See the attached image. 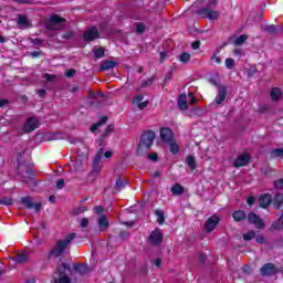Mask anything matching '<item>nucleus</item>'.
<instances>
[{
	"label": "nucleus",
	"mask_w": 283,
	"mask_h": 283,
	"mask_svg": "<svg viewBox=\"0 0 283 283\" xmlns=\"http://www.w3.org/2000/svg\"><path fill=\"white\" fill-rule=\"evenodd\" d=\"M97 224L101 229V231H105L107 227H109V219H107V216H102L97 219Z\"/></svg>",
	"instance_id": "23"
},
{
	"label": "nucleus",
	"mask_w": 283,
	"mask_h": 283,
	"mask_svg": "<svg viewBox=\"0 0 283 283\" xmlns=\"http://www.w3.org/2000/svg\"><path fill=\"white\" fill-rule=\"evenodd\" d=\"M247 205H249V207H253V205H255V197H248Z\"/></svg>",
	"instance_id": "57"
},
{
	"label": "nucleus",
	"mask_w": 283,
	"mask_h": 283,
	"mask_svg": "<svg viewBox=\"0 0 283 283\" xmlns=\"http://www.w3.org/2000/svg\"><path fill=\"white\" fill-rule=\"evenodd\" d=\"M127 186V180L123 179V178H117L116 182H115V189H117V191H123V189H125V187Z\"/></svg>",
	"instance_id": "29"
},
{
	"label": "nucleus",
	"mask_w": 283,
	"mask_h": 283,
	"mask_svg": "<svg viewBox=\"0 0 283 283\" xmlns=\"http://www.w3.org/2000/svg\"><path fill=\"white\" fill-rule=\"evenodd\" d=\"M164 234L160 228L155 229L150 232L148 237V243L151 244V247H160L163 244Z\"/></svg>",
	"instance_id": "5"
},
{
	"label": "nucleus",
	"mask_w": 283,
	"mask_h": 283,
	"mask_svg": "<svg viewBox=\"0 0 283 283\" xmlns=\"http://www.w3.org/2000/svg\"><path fill=\"white\" fill-rule=\"evenodd\" d=\"M271 202H273V197H271V193H264L259 197V205L262 207V209L270 207Z\"/></svg>",
	"instance_id": "17"
},
{
	"label": "nucleus",
	"mask_w": 283,
	"mask_h": 283,
	"mask_svg": "<svg viewBox=\"0 0 283 283\" xmlns=\"http://www.w3.org/2000/svg\"><path fill=\"white\" fill-rule=\"evenodd\" d=\"M39 119L36 117H30L27 119L23 129L27 134H30L31 132H34V129H39Z\"/></svg>",
	"instance_id": "9"
},
{
	"label": "nucleus",
	"mask_w": 283,
	"mask_h": 283,
	"mask_svg": "<svg viewBox=\"0 0 283 283\" xmlns=\"http://www.w3.org/2000/svg\"><path fill=\"white\" fill-rule=\"evenodd\" d=\"M271 158H283V148H275L271 151Z\"/></svg>",
	"instance_id": "37"
},
{
	"label": "nucleus",
	"mask_w": 283,
	"mask_h": 283,
	"mask_svg": "<svg viewBox=\"0 0 283 283\" xmlns=\"http://www.w3.org/2000/svg\"><path fill=\"white\" fill-rule=\"evenodd\" d=\"M158 224H165V212L163 210H155Z\"/></svg>",
	"instance_id": "34"
},
{
	"label": "nucleus",
	"mask_w": 283,
	"mask_h": 283,
	"mask_svg": "<svg viewBox=\"0 0 283 283\" xmlns=\"http://www.w3.org/2000/svg\"><path fill=\"white\" fill-rule=\"evenodd\" d=\"M272 101H280L282 98V90L274 87L270 91Z\"/></svg>",
	"instance_id": "26"
},
{
	"label": "nucleus",
	"mask_w": 283,
	"mask_h": 283,
	"mask_svg": "<svg viewBox=\"0 0 283 283\" xmlns=\"http://www.w3.org/2000/svg\"><path fill=\"white\" fill-rule=\"evenodd\" d=\"M171 76H174V72L170 71L166 74V77H165V83H168V81H171Z\"/></svg>",
	"instance_id": "62"
},
{
	"label": "nucleus",
	"mask_w": 283,
	"mask_h": 283,
	"mask_svg": "<svg viewBox=\"0 0 283 283\" xmlns=\"http://www.w3.org/2000/svg\"><path fill=\"white\" fill-rule=\"evenodd\" d=\"M251 160V157L248 154H241L237 157V159L233 163V167L237 169L240 167H247Z\"/></svg>",
	"instance_id": "10"
},
{
	"label": "nucleus",
	"mask_w": 283,
	"mask_h": 283,
	"mask_svg": "<svg viewBox=\"0 0 283 283\" xmlns=\"http://www.w3.org/2000/svg\"><path fill=\"white\" fill-rule=\"evenodd\" d=\"M192 50H199L200 49V41H195L191 43Z\"/></svg>",
	"instance_id": "61"
},
{
	"label": "nucleus",
	"mask_w": 283,
	"mask_h": 283,
	"mask_svg": "<svg viewBox=\"0 0 283 283\" xmlns=\"http://www.w3.org/2000/svg\"><path fill=\"white\" fill-rule=\"evenodd\" d=\"M177 105L179 109L184 112L189 109V103H187V94L179 95V97L177 98Z\"/></svg>",
	"instance_id": "18"
},
{
	"label": "nucleus",
	"mask_w": 283,
	"mask_h": 283,
	"mask_svg": "<svg viewBox=\"0 0 283 283\" xmlns=\"http://www.w3.org/2000/svg\"><path fill=\"white\" fill-rule=\"evenodd\" d=\"M253 238H255V231H253V230L243 234V240L245 242H249V240H253Z\"/></svg>",
	"instance_id": "41"
},
{
	"label": "nucleus",
	"mask_w": 283,
	"mask_h": 283,
	"mask_svg": "<svg viewBox=\"0 0 283 283\" xmlns=\"http://www.w3.org/2000/svg\"><path fill=\"white\" fill-rule=\"evenodd\" d=\"M232 218L235 222H242V220H247V212L244 210H237L232 213Z\"/></svg>",
	"instance_id": "22"
},
{
	"label": "nucleus",
	"mask_w": 283,
	"mask_h": 283,
	"mask_svg": "<svg viewBox=\"0 0 283 283\" xmlns=\"http://www.w3.org/2000/svg\"><path fill=\"white\" fill-rule=\"evenodd\" d=\"M260 273L261 275H263V277H270L271 275H275L276 273L275 265L273 263H265L261 268Z\"/></svg>",
	"instance_id": "13"
},
{
	"label": "nucleus",
	"mask_w": 283,
	"mask_h": 283,
	"mask_svg": "<svg viewBox=\"0 0 283 283\" xmlns=\"http://www.w3.org/2000/svg\"><path fill=\"white\" fill-rule=\"evenodd\" d=\"M233 65H235V60L231 57L226 59V67L228 70H233Z\"/></svg>",
	"instance_id": "43"
},
{
	"label": "nucleus",
	"mask_w": 283,
	"mask_h": 283,
	"mask_svg": "<svg viewBox=\"0 0 283 283\" xmlns=\"http://www.w3.org/2000/svg\"><path fill=\"white\" fill-rule=\"evenodd\" d=\"M186 163L188 165V167L193 171V169H196L197 164H196V157H193V155H188L186 157Z\"/></svg>",
	"instance_id": "31"
},
{
	"label": "nucleus",
	"mask_w": 283,
	"mask_h": 283,
	"mask_svg": "<svg viewBox=\"0 0 283 283\" xmlns=\"http://www.w3.org/2000/svg\"><path fill=\"white\" fill-rule=\"evenodd\" d=\"M154 140H156V133L154 130L145 132L140 137V142L137 147V154L140 155L144 147L145 149H150L151 145H154Z\"/></svg>",
	"instance_id": "2"
},
{
	"label": "nucleus",
	"mask_w": 283,
	"mask_h": 283,
	"mask_svg": "<svg viewBox=\"0 0 283 283\" xmlns=\"http://www.w3.org/2000/svg\"><path fill=\"white\" fill-rule=\"evenodd\" d=\"M104 154H105V149L99 148V150L97 151V155L95 156V159L93 160V171H95V174L101 172V160L103 159Z\"/></svg>",
	"instance_id": "15"
},
{
	"label": "nucleus",
	"mask_w": 283,
	"mask_h": 283,
	"mask_svg": "<svg viewBox=\"0 0 283 283\" xmlns=\"http://www.w3.org/2000/svg\"><path fill=\"white\" fill-rule=\"evenodd\" d=\"M90 224V219L88 218H83L81 220L80 227H82L83 229H85V227H87Z\"/></svg>",
	"instance_id": "52"
},
{
	"label": "nucleus",
	"mask_w": 283,
	"mask_h": 283,
	"mask_svg": "<svg viewBox=\"0 0 283 283\" xmlns=\"http://www.w3.org/2000/svg\"><path fill=\"white\" fill-rule=\"evenodd\" d=\"M62 38L66 39V40L73 39L74 38V32L69 31V32L64 33Z\"/></svg>",
	"instance_id": "56"
},
{
	"label": "nucleus",
	"mask_w": 283,
	"mask_h": 283,
	"mask_svg": "<svg viewBox=\"0 0 283 283\" xmlns=\"http://www.w3.org/2000/svg\"><path fill=\"white\" fill-rule=\"evenodd\" d=\"M145 98V96L143 95H137L133 98V103H135L136 105H138L143 99Z\"/></svg>",
	"instance_id": "54"
},
{
	"label": "nucleus",
	"mask_w": 283,
	"mask_h": 283,
	"mask_svg": "<svg viewBox=\"0 0 283 283\" xmlns=\"http://www.w3.org/2000/svg\"><path fill=\"white\" fill-rule=\"evenodd\" d=\"M38 94H39V96H40L41 98H44L46 92H45V90L41 88V90L38 91Z\"/></svg>",
	"instance_id": "64"
},
{
	"label": "nucleus",
	"mask_w": 283,
	"mask_h": 283,
	"mask_svg": "<svg viewBox=\"0 0 283 283\" xmlns=\"http://www.w3.org/2000/svg\"><path fill=\"white\" fill-rule=\"evenodd\" d=\"M135 25H136L137 34H143V32H145L146 27H145V24L143 22H138Z\"/></svg>",
	"instance_id": "42"
},
{
	"label": "nucleus",
	"mask_w": 283,
	"mask_h": 283,
	"mask_svg": "<svg viewBox=\"0 0 283 283\" xmlns=\"http://www.w3.org/2000/svg\"><path fill=\"white\" fill-rule=\"evenodd\" d=\"M63 187H65V180L59 179L56 181V189H63Z\"/></svg>",
	"instance_id": "55"
},
{
	"label": "nucleus",
	"mask_w": 283,
	"mask_h": 283,
	"mask_svg": "<svg viewBox=\"0 0 283 283\" xmlns=\"http://www.w3.org/2000/svg\"><path fill=\"white\" fill-rule=\"evenodd\" d=\"M65 271H72V266H70V264H67V263H61V265H59L56 268L55 275H57V276H54L55 283H71L72 282V279H70V276H67V273H65Z\"/></svg>",
	"instance_id": "3"
},
{
	"label": "nucleus",
	"mask_w": 283,
	"mask_h": 283,
	"mask_svg": "<svg viewBox=\"0 0 283 283\" xmlns=\"http://www.w3.org/2000/svg\"><path fill=\"white\" fill-rule=\"evenodd\" d=\"M74 238H76V233L73 232L66 235L65 239L57 240L55 247H53L48 253V262H50V260H52L53 258H61V255H63V252L65 251V249H67V245L72 243V240H74Z\"/></svg>",
	"instance_id": "1"
},
{
	"label": "nucleus",
	"mask_w": 283,
	"mask_h": 283,
	"mask_svg": "<svg viewBox=\"0 0 283 283\" xmlns=\"http://www.w3.org/2000/svg\"><path fill=\"white\" fill-rule=\"evenodd\" d=\"M41 207H42L41 202H38V203L33 202L32 208L34 209L35 213H39V211H41Z\"/></svg>",
	"instance_id": "58"
},
{
	"label": "nucleus",
	"mask_w": 283,
	"mask_h": 283,
	"mask_svg": "<svg viewBox=\"0 0 283 283\" xmlns=\"http://www.w3.org/2000/svg\"><path fill=\"white\" fill-rule=\"evenodd\" d=\"M13 262H15V264H25V262H28V254L25 253L18 254L13 259Z\"/></svg>",
	"instance_id": "32"
},
{
	"label": "nucleus",
	"mask_w": 283,
	"mask_h": 283,
	"mask_svg": "<svg viewBox=\"0 0 283 283\" xmlns=\"http://www.w3.org/2000/svg\"><path fill=\"white\" fill-rule=\"evenodd\" d=\"M211 61H212V63H217V65H220V63H222V59H220V56H218L216 54H213L211 56Z\"/></svg>",
	"instance_id": "48"
},
{
	"label": "nucleus",
	"mask_w": 283,
	"mask_h": 283,
	"mask_svg": "<svg viewBox=\"0 0 283 283\" xmlns=\"http://www.w3.org/2000/svg\"><path fill=\"white\" fill-rule=\"evenodd\" d=\"M160 139L163 140V143H171L174 139V132L168 128V127H164L160 129Z\"/></svg>",
	"instance_id": "14"
},
{
	"label": "nucleus",
	"mask_w": 283,
	"mask_h": 283,
	"mask_svg": "<svg viewBox=\"0 0 283 283\" xmlns=\"http://www.w3.org/2000/svg\"><path fill=\"white\" fill-rule=\"evenodd\" d=\"M188 96L190 98L191 105H196V103H198V98L196 97V95H193V93H188Z\"/></svg>",
	"instance_id": "50"
},
{
	"label": "nucleus",
	"mask_w": 283,
	"mask_h": 283,
	"mask_svg": "<svg viewBox=\"0 0 283 283\" xmlns=\"http://www.w3.org/2000/svg\"><path fill=\"white\" fill-rule=\"evenodd\" d=\"M93 54L95 59H103L105 56V50L103 48L94 49Z\"/></svg>",
	"instance_id": "39"
},
{
	"label": "nucleus",
	"mask_w": 283,
	"mask_h": 283,
	"mask_svg": "<svg viewBox=\"0 0 283 283\" xmlns=\"http://www.w3.org/2000/svg\"><path fill=\"white\" fill-rule=\"evenodd\" d=\"M154 81H155L154 77H149L148 80L143 82L142 87H149V85H151Z\"/></svg>",
	"instance_id": "45"
},
{
	"label": "nucleus",
	"mask_w": 283,
	"mask_h": 283,
	"mask_svg": "<svg viewBox=\"0 0 283 283\" xmlns=\"http://www.w3.org/2000/svg\"><path fill=\"white\" fill-rule=\"evenodd\" d=\"M65 28V19L59 15H52L46 23V30H63Z\"/></svg>",
	"instance_id": "4"
},
{
	"label": "nucleus",
	"mask_w": 283,
	"mask_h": 283,
	"mask_svg": "<svg viewBox=\"0 0 283 283\" xmlns=\"http://www.w3.org/2000/svg\"><path fill=\"white\" fill-rule=\"evenodd\" d=\"M179 61L184 64L189 63V61H191V54H189L187 52L181 53L179 56Z\"/></svg>",
	"instance_id": "38"
},
{
	"label": "nucleus",
	"mask_w": 283,
	"mask_h": 283,
	"mask_svg": "<svg viewBox=\"0 0 283 283\" xmlns=\"http://www.w3.org/2000/svg\"><path fill=\"white\" fill-rule=\"evenodd\" d=\"M21 203L25 207V209H32L34 207V201H32V197H22Z\"/></svg>",
	"instance_id": "28"
},
{
	"label": "nucleus",
	"mask_w": 283,
	"mask_h": 283,
	"mask_svg": "<svg viewBox=\"0 0 283 283\" xmlns=\"http://www.w3.org/2000/svg\"><path fill=\"white\" fill-rule=\"evenodd\" d=\"M275 189H283V178L274 181Z\"/></svg>",
	"instance_id": "47"
},
{
	"label": "nucleus",
	"mask_w": 283,
	"mask_h": 283,
	"mask_svg": "<svg viewBox=\"0 0 283 283\" xmlns=\"http://www.w3.org/2000/svg\"><path fill=\"white\" fill-rule=\"evenodd\" d=\"M149 105V102H139L137 105L138 109H145Z\"/></svg>",
	"instance_id": "59"
},
{
	"label": "nucleus",
	"mask_w": 283,
	"mask_h": 283,
	"mask_svg": "<svg viewBox=\"0 0 283 283\" xmlns=\"http://www.w3.org/2000/svg\"><path fill=\"white\" fill-rule=\"evenodd\" d=\"M18 25L25 30V29L30 28V21H28V18L25 15H20L18 18Z\"/></svg>",
	"instance_id": "27"
},
{
	"label": "nucleus",
	"mask_w": 283,
	"mask_h": 283,
	"mask_svg": "<svg viewBox=\"0 0 283 283\" xmlns=\"http://www.w3.org/2000/svg\"><path fill=\"white\" fill-rule=\"evenodd\" d=\"M196 14H199L200 17H207V19H210V21H217V19L220 17L218 11L211 10L209 8H201L196 12Z\"/></svg>",
	"instance_id": "6"
},
{
	"label": "nucleus",
	"mask_w": 283,
	"mask_h": 283,
	"mask_svg": "<svg viewBox=\"0 0 283 283\" xmlns=\"http://www.w3.org/2000/svg\"><path fill=\"white\" fill-rule=\"evenodd\" d=\"M210 83H211V85H214V87H217V90H220V87H226L224 85H220V83H218V80H216V78H210Z\"/></svg>",
	"instance_id": "49"
},
{
	"label": "nucleus",
	"mask_w": 283,
	"mask_h": 283,
	"mask_svg": "<svg viewBox=\"0 0 283 283\" xmlns=\"http://www.w3.org/2000/svg\"><path fill=\"white\" fill-rule=\"evenodd\" d=\"M31 43H32L33 45H39V46H41V45H43V40H41V39H39V38L32 39V40H31Z\"/></svg>",
	"instance_id": "53"
},
{
	"label": "nucleus",
	"mask_w": 283,
	"mask_h": 283,
	"mask_svg": "<svg viewBox=\"0 0 283 283\" xmlns=\"http://www.w3.org/2000/svg\"><path fill=\"white\" fill-rule=\"evenodd\" d=\"M229 95V88L227 86L219 87L218 94L216 96V105L220 106L227 101V96Z\"/></svg>",
	"instance_id": "11"
},
{
	"label": "nucleus",
	"mask_w": 283,
	"mask_h": 283,
	"mask_svg": "<svg viewBox=\"0 0 283 283\" xmlns=\"http://www.w3.org/2000/svg\"><path fill=\"white\" fill-rule=\"evenodd\" d=\"M73 269L75 271H78V273H81V275H85V273H87V265H85V264H75L73 266Z\"/></svg>",
	"instance_id": "36"
},
{
	"label": "nucleus",
	"mask_w": 283,
	"mask_h": 283,
	"mask_svg": "<svg viewBox=\"0 0 283 283\" xmlns=\"http://www.w3.org/2000/svg\"><path fill=\"white\" fill-rule=\"evenodd\" d=\"M219 222L220 218H218V216L213 214L212 217H210L205 223L206 233H211V231H214Z\"/></svg>",
	"instance_id": "8"
},
{
	"label": "nucleus",
	"mask_w": 283,
	"mask_h": 283,
	"mask_svg": "<svg viewBox=\"0 0 283 283\" xmlns=\"http://www.w3.org/2000/svg\"><path fill=\"white\" fill-rule=\"evenodd\" d=\"M148 159L156 163V160H158V154L154 153V154L148 155Z\"/></svg>",
	"instance_id": "60"
},
{
	"label": "nucleus",
	"mask_w": 283,
	"mask_h": 283,
	"mask_svg": "<svg viewBox=\"0 0 283 283\" xmlns=\"http://www.w3.org/2000/svg\"><path fill=\"white\" fill-rule=\"evenodd\" d=\"M65 75L69 77V78H72V76H76V70L74 69H70L66 71Z\"/></svg>",
	"instance_id": "51"
},
{
	"label": "nucleus",
	"mask_w": 283,
	"mask_h": 283,
	"mask_svg": "<svg viewBox=\"0 0 283 283\" xmlns=\"http://www.w3.org/2000/svg\"><path fill=\"white\" fill-rule=\"evenodd\" d=\"M101 34L98 33V29L96 27H91L84 32V41H94Z\"/></svg>",
	"instance_id": "12"
},
{
	"label": "nucleus",
	"mask_w": 283,
	"mask_h": 283,
	"mask_svg": "<svg viewBox=\"0 0 283 283\" xmlns=\"http://www.w3.org/2000/svg\"><path fill=\"white\" fill-rule=\"evenodd\" d=\"M247 218L248 222L254 224L256 229H264V221L255 212H250Z\"/></svg>",
	"instance_id": "7"
},
{
	"label": "nucleus",
	"mask_w": 283,
	"mask_h": 283,
	"mask_svg": "<svg viewBox=\"0 0 283 283\" xmlns=\"http://www.w3.org/2000/svg\"><path fill=\"white\" fill-rule=\"evenodd\" d=\"M272 205L274 209L280 210L283 207V193L277 192L272 199Z\"/></svg>",
	"instance_id": "19"
},
{
	"label": "nucleus",
	"mask_w": 283,
	"mask_h": 283,
	"mask_svg": "<svg viewBox=\"0 0 283 283\" xmlns=\"http://www.w3.org/2000/svg\"><path fill=\"white\" fill-rule=\"evenodd\" d=\"M254 238H255V242H258V244H264V242H265L264 235L258 234Z\"/></svg>",
	"instance_id": "46"
},
{
	"label": "nucleus",
	"mask_w": 283,
	"mask_h": 283,
	"mask_svg": "<svg viewBox=\"0 0 283 283\" xmlns=\"http://www.w3.org/2000/svg\"><path fill=\"white\" fill-rule=\"evenodd\" d=\"M247 39H249V35H247V34H242V35L238 36L234 40V45H244V43H247Z\"/></svg>",
	"instance_id": "35"
},
{
	"label": "nucleus",
	"mask_w": 283,
	"mask_h": 283,
	"mask_svg": "<svg viewBox=\"0 0 283 283\" xmlns=\"http://www.w3.org/2000/svg\"><path fill=\"white\" fill-rule=\"evenodd\" d=\"M18 174L22 180V182H30V180H32V178H34V171L30 168L25 169V175H23V171H21V164H19L18 166Z\"/></svg>",
	"instance_id": "16"
},
{
	"label": "nucleus",
	"mask_w": 283,
	"mask_h": 283,
	"mask_svg": "<svg viewBox=\"0 0 283 283\" xmlns=\"http://www.w3.org/2000/svg\"><path fill=\"white\" fill-rule=\"evenodd\" d=\"M116 65H118V62H115V61H103L101 66H99V70L102 72H107V70H114V67H116Z\"/></svg>",
	"instance_id": "20"
},
{
	"label": "nucleus",
	"mask_w": 283,
	"mask_h": 283,
	"mask_svg": "<svg viewBox=\"0 0 283 283\" xmlns=\"http://www.w3.org/2000/svg\"><path fill=\"white\" fill-rule=\"evenodd\" d=\"M114 129H115L114 124L108 125L107 128L105 129V132H104L103 135H102L103 138H106V136H107L108 134H112V133L114 132Z\"/></svg>",
	"instance_id": "44"
},
{
	"label": "nucleus",
	"mask_w": 283,
	"mask_h": 283,
	"mask_svg": "<svg viewBox=\"0 0 283 283\" xmlns=\"http://www.w3.org/2000/svg\"><path fill=\"white\" fill-rule=\"evenodd\" d=\"M263 32H266V34H277V30H281V27H275L274 24L262 27Z\"/></svg>",
	"instance_id": "25"
},
{
	"label": "nucleus",
	"mask_w": 283,
	"mask_h": 283,
	"mask_svg": "<svg viewBox=\"0 0 283 283\" xmlns=\"http://www.w3.org/2000/svg\"><path fill=\"white\" fill-rule=\"evenodd\" d=\"M108 117L107 116H103L99 122L93 124L91 126V132H96V129H98V127H102V125H105V123H107Z\"/></svg>",
	"instance_id": "30"
},
{
	"label": "nucleus",
	"mask_w": 283,
	"mask_h": 283,
	"mask_svg": "<svg viewBox=\"0 0 283 283\" xmlns=\"http://www.w3.org/2000/svg\"><path fill=\"white\" fill-rule=\"evenodd\" d=\"M0 205H3L4 207L12 206V198L10 197H3L0 199Z\"/></svg>",
	"instance_id": "40"
},
{
	"label": "nucleus",
	"mask_w": 283,
	"mask_h": 283,
	"mask_svg": "<svg viewBox=\"0 0 283 283\" xmlns=\"http://www.w3.org/2000/svg\"><path fill=\"white\" fill-rule=\"evenodd\" d=\"M283 229V213L280 216V218L272 223L270 227V231H282Z\"/></svg>",
	"instance_id": "21"
},
{
	"label": "nucleus",
	"mask_w": 283,
	"mask_h": 283,
	"mask_svg": "<svg viewBox=\"0 0 283 283\" xmlns=\"http://www.w3.org/2000/svg\"><path fill=\"white\" fill-rule=\"evenodd\" d=\"M172 196H182L185 188L180 184H175L170 189Z\"/></svg>",
	"instance_id": "24"
},
{
	"label": "nucleus",
	"mask_w": 283,
	"mask_h": 283,
	"mask_svg": "<svg viewBox=\"0 0 283 283\" xmlns=\"http://www.w3.org/2000/svg\"><path fill=\"white\" fill-rule=\"evenodd\" d=\"M168 145L170 147L171 154L174 155L180 154V146H178V144L176 143V139H172V142H169Z\"/></svg>",
	"instance_id": "33"
},
{
	"label": "nucleus",
	"mask_w": 283,
	"mask_h": 283,
	"mask_svg": "<svg viewBox=\"0 0 283 283\" xmlns=\"http://www.w3.org/2000/svg\"><path fill=\"white\" fill-rule=\"evenodd\" d=\"M103 207H101V206H97V207H95V213H97V216H101V213H103Z\"/></svg>",
	"instance_id": "63"
}]
</instances>
